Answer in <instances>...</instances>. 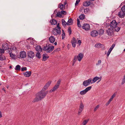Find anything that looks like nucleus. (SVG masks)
I'll use <instances>...</instances> for the list:
<instances>
[{
  "label": "nucleus",
  "instance_id": "58836bf2",
  "mask_svg": "<svg viewBox=\"0 0 125 125\" xmlns=\"http://www.w3.org/2000/svg\"><path fill=\"white\" fill-rule=\"evenodd\" d=\"M60 48H58L56 49H55L54 50L53 52H58V51H60Z\"/></svg>",
  "mask_w": 125,
  "mask_h": 125
},
{
  "label": "nucleus",
  "instance_id": "4468645a",
  "mask_svg": "<svg viewBox=\"0 0 125 125\" xmlns=\"http://www.w3.org/2000/svg\"><path fill=\"white\" fill-rule=\"evenodd\" d=\"M118 16L120 18H123L125 15V12L123 10H121L118 13Z\"/></svg>",
  "mask_w": 125,
  "mask_h": 125
},
{
  "label": "nucleus",
  "instance_id": "473e14b6",
  "mask_svg": "<svg viewBox=\"0 0 125 125\" xmlns=\"http://www.w3.org/2000/svg\"><path fill=\"white\" fill-rule=\"evenodd\" d=\"M89 120V119H88L87 120H84L83 122V125H85L86 124L88 123Z\"/></svg>",
  "mask_w": 125,
  "mask_h": 125
},
{
  "label": "nucleus",
  "instance_id": "0eeeda50",
  "mask_svg": "<svg viewBox=\"0 0 125 125\" xmlns=\"http://www.w3.org/2000/svg\"><path fill=\"white\" fill-rule=\"evenodd\" d=\"M91 79L90 78L88 80L84 81L83 83V85L85 86H87L91 83Z\"/></svg>",
  "mask_w": 125,
  "mask_h": 125
},
{
  "label": "nucleus",
  "instance_id": "7c9ffc66",
  "mask_svg": "<svg viewBox=\"0 0 125 125\" xmlns=\"http://www.w3.org/2000/svg\"><path fill=\"white\" fill-rule=\"evenodd\" d=\"M115 31H117V32H118L120 29L121 28V27H115Z\"/></svg>",
  "mask_w": 125,
  "mask_h": 125
},
{
  "label": "nucleus",
  "instance_id": "20e7f679",
  "mask_svg": "<svg viewBox=\"0 0 125 125\" xmlns=\"http://www.w3.org/2000/svg\"><path fill=\"white\" fill-rule=\"evenodd\" d=\"M61 81V80L59 79L57 81L56 84L50 91L49 92H54L57 89L60 85Z\"/></svg>",
  "mask_w": 125,
  "mask_h": 125
},
{
  "label": "nucleus",
  "instance_id": "f257e3e1",
  "mask_svg": "<svg viewBox=\"0 0 125 125\" xmlns=\"http://www.w3.org/2000/svg\"><path fill=\"white\" fill-rule=\"evenodd\" d=\"M48 92V91H47L43 92L42 91H40L36 94V97L34 99L33 102H35L41 100L44 98Z\"/></svg>",
  "mask_w": 125,
  "mask_h": 125
},
{
  "label": "nucleus",
  "instance_id": "e433bc0d",
  "mask_svg": "<svg viewBox=\"0 0 125 125\" xmlns=\"http://www.w3.org/2000/svg\"><path fill=\"white\" fill-rule=\"evenodd\" d=\"M77 42V41L75 38L73 37V40L71 41V43H76Z\"/></svg>",
  "mask_w": 125,
  "mask_h": 125
},
{
  "label": "nucleus",
  "instance_id": "dca6fc26",
  "mask_svg": "<svg viewBox=\"0 0 125 125\" xmlns=\"http://www.w3.org/2000/svg\"><path fill=\"white\" fill-rule=\"evenodd\" d=\"M31 71H27L23 73V75L26 77H29L31 75Z\"/></svg>",
  "mask_w": 125,
  "mask_h": 125
},
{
  "label": "nucleus",
  "instance_id": "864d4df0",
  "mask_svg": "<svg viewBox=\"0 0 125 125\" xmlns=\"http://www.w3.org/2000/svg\"><path fill=\"white\" fill-rule=\"evenodd\" d=\"M125 82V79L123 78L122 80L121 84L122 85L124 84Z\"/></svg>",
  "mask_w": 125,
  "mask_h": 125
},
{
  "label": "nucleus",
  "instance_id": "412c9836",
  "mask_svg": "<svg viewBox=\"0 0 125 125\" xmlns=\"http://www.w3.org/2000/svg\"><path fill=\"white\" fill-rule=\"evenodd\" d=\"M50 22L51 25H56L57 23V21L55 19H52L50 21Z\"/></svg>",
  "mask_w": 125,
  "mask_h": 125
},
{
  "label": "nucleus",
  "instance_id": "4be33fe9",
  "mask_svg": "<svg viewBox=\"0 0 125 125\" xmlns=\"http://www.w3.org/2000/svg\"><path fill=\"white\" fill-rule=\"evenodd\" d=\"M47 55L46 53L43 54L42 55V59L43 60L45 61L47 60L49 57V56L47 57L46 56Z\"/></svg>",
  "mask_w": 125,
  "mask_h": 125
},
{
  "label": "nucleus",
  "instance_id": "f3484780",
  "mask_svg": "<svg viewBox=\"0 0 125 125\" xmlns=\"http://www.w3.org/2000/svg\"><path fill=\"white\" fill-rule=\"evenodd\" d=\"M101 76H100V77L97 76H96L93 78V83H94L97 80L99 79V80L98 81V83L101 80Z\"/></svg>",
  "mask_w": 125,
  "mask_h": 125
},
{
  "label": "nucleus",
  "instance_id": "ea45409f",
  "mask_svg": "<svg viewBox=\"0 0 125 125\" xmlns=\"http://www.w3.org/2000/svg\"><path fill=\"white\" fill-rule=\"evenodd\" d=\"M10 56L12 58L14 59L15 55H14L13 53H10Z\"/></svg>",
  "mask_w": 125,
  "mask_h": 125
},
{
  "label": "nucleus",
  "instance_id": "e2e57ef3",
  "mask_svg": "<svg viewBox=\"0 0 125 125\" xmlns=\"http://www.w3.org/2000/svg\"><path fill=\"white\" fill-rule=\"evenodd\" d=\"M110 53L111 52H109L108 51V52L107 53V56L108 57L109 56V55Z\"/></svg>",
  "mask_w": 125,
  "mask_h": 125
},
{
  "label": "nucleus",
  "instance_id": "ddd939ff",
  "mask_svg": "<svg viewBox=\"0 0 125 125\" xmlns=\"http://www.w3.org/2000/svg\"><path fill=\"white\" fill-rule=\"evenodd\" d=\"M106 32L108 35L112 36L114 34V31L113 29L109 28L108 29V30H106Z\"/></svg>",
  "mask_w": 125,
  "mask_h": 125
},
{
  "label": "nucleus",
  "instance_id": "7ed1b4c3",
  "mask_svg": "<svg viewBox=\"0 0 125 125\" xmlns=\"http://www.w3.org/2000/svg\"><path fill=\"white\" fill-rule=\"evenodd\" d=\"M60 23H58L56 27L54 28L53 30V33L55 35H60L61 33V27L59 25Z\"/></svg>",
  "mask_w": 125,
  "mask_h": 125
},
{
  "label": "nucleus",
  "instance_id": "09e8293b",
  "mask_svg": "<svg viewBox=\"0 0 125 125\" xmlns=\"http://www.w3.org/2000/svg\"><path fill=\"white\" fill-rule=\"evenodd\" d=\"M89 11V9L88 8H86L85 9H84V12L85 13L88 12Z\"/></svg>",
  "mask_w": 125,
  "mask_h": 125
},
{
  "label": "nucleus",
  "instance_id": "9d476101",
  "mask_svg": "<svg viewBox=\"0 0 125 125\" xmlns=\"http://www.w3.org/2000/svg\"><path fill=\"white\" fill-rule=\"evenodd\" d=\"M83 54L81 53H80L77 56H75L74 57H76V59H78V60L79 61H80L83 58Z\"/></svg>",
  "mask_w": 125,
  "mask_h": 125
},
{
  "label": "nucleus",
  "instance_id": "2eb2a0df",
  "mask_svg": "<svg viewBox=\"0 0 125 125\" xmlns=\"http://www.w3.org/2000/svg\"><path fill=\"white\" fill-rule=\"evenodd\" d=\"M20 54V57L23 58H25L26 56V53L24 51L21 52Z\"/></svg>",
  "mask_w": 125,
  "mask_h": 125
},
{
  "label": "nucleus",
  "instance_id": "338daca9",
  "mask_svg": "<svg viewBox=\"0 0 125 125\" xmlns=\"http://www.w3.org/2000/svg\"><path fill=\"white\" fill-rule=\"evenodd\" d=\"M77 23H79L80 22V20L78 19H77Z\"/></svg>",
  "mask_w": 125,
  "mask_h": 125
},
{
  "label": "nucleus",
  "instance_id": "79ce46f5",
  "mask_svg": "<svg viewBox=\"0 0 125 125\" xmlns=\"http://www.w3.org/2000/svg\"><path fill=\"white\" fill-rule=\"evenodd\" d=\"M117 94V92H116L114 93L112 95L111 98L113 99V98L115 97L116 95V94Z\"/></svg>",
  "mask_w": 125,
  "mask_h": 125
},
{
  "label": "nucleus",
  "instance_id": "603ef678",
  "mask_svg": "<svg viewBox=\"0 0 125 125\" xmlns=\"http://www.w3.org/2000/svg\"><path fill=\"white\" fill-rule=\"evenodd\" d=\"M61 14H63L65 15L66 13L64 14V13H66V11H64L63 10H62V11H61Z\"/></svg>",
  "mask_w": 125,
  "mask_h": 125
},
{
  "label": "nucleus",
  "instance_id": "c03bdc74",
  "mask_svg": "<svg viewBox=\"0 0 125 125\" xmlns=\"http://www.w3.org/2000/svg\"><path fill=\"white\" fill-rule=\"evenodd\" d=\"M68 22L70 23H73V20L71 18L68 21Z\"/></svg>",
  "mask_w": 125,
  "mask_h": 125
},
{
  "label": "nucleus",
  "instance_id": "b1692460",
  "mask_svg": "<svg viewBox=\"0 0 125 125\" xmlns=\"http://www.w3.org/2000/svg\"><path fill=\"white\" fill-rule=\"evenodd\" d=\"M90 2L89 1H86L83 3V5L84 6L87 7L90 5Z\"/></svg>",
  "mask_w": 125,
  "mask_h": 125
},
{
  "label": "nucleus",
  "instance_id": "39448f33",
  "mask_svg": "<svg viewBox=\"0 0 125 125\" xmlns=\"http://www.w3.org/2000/svg\"><path fill=\"white\" fill-rule=\"evenodd\" d=\"M91 88V86H90L88 87L84 90L81 91L80 92V94L81 95H84L87 92L90 90Z\"/></svg>",
  "mask_w": 125,
  "mask_h": 125
},
{
  "label": "nucleus",
  "instance_id": "6e6d98bb",
  "mask_svg": "<svg viewBox=\"0 0 125 125\" xmlns=\"http://www.w3.org/2000/svg\"><path fill=\"white\" fill-rule=\"evenodd\" d=\"M101 61L100 60H99L98 61V63H96V65H98L100 64L101 62Z\"/></svg>",
  "mask_w": 125,
  "mask_h": 125
},
{
  "label": "nucleus",
  "instance_id": "3c124183",
  "mask_svg": "<svg viewBox=\"0 0 125 125\" xmlns=\"http://www.w3.org/2000/svg\"><path fill=\"white\" fill-rule=\"evenodd\" d=\"M62 39L63 40L64 39V38H65V33H63V34L62 33Z\"/></svg>",
  "mask_w": 125,
  "mask_h": 125
},
{
  "label": "nucleus",
  "instance_id": "bb28decb",
  "mask_svg": "<svg viewBox=\"0 0 125 125\" xmlns=\"http://www.w3.org/2000/svg\"><path fill=\"white\" fill-rule=\"evenodd\" d=\"M36 56L38 59H40L41 58V54L40 52H36Z\"/></svg>",
  "mask_w": 125,
  "mask_h": 125
},
{
  "label": "nucleus",
  "instance_id": "c9c22d12",
  "mask_svg": "<svg viewBox=\"0 0 125 125\" xmlns=\"http://www.w3.org/2000/svg\"><path fill=\"white\" fill-rule=\"evenodd\" d=\"M68 32H69V35L71 34L72 31L70 27L68 28Z\"/></svg>",
  "mask_w": 125,
  "mask_h": 125
},
{
  "label": "nucleus",
  "instance_id": "13d9d810",
  "mask_svg": "<svg viewBox=\"0 0 125 125\" xmlns=\"http://www.w3.org/2000/svg\"><path fill=\"white\" fill-rule=\"evenodd\" d=\"M12 50H16L17 49V48L15 47H14L12 48Z\"/></svg>",
  "mask_w": 125,
  "mask_h": 125
},
{
  "label": "nucleus",
  "instance_id": "72a5a7b5",
  "mask_svg": "<svg viewBox=\"0 0 125 125\" xmlns=\"http://www.w3.org/2000/svg\"><path fill=\"white\" fill-rule=\"evenodd\" d=\"M51 82H48L44 86L46 87L47 88H48V87L51 84Z\"/></svg>",
  "mask_w": 125,
  "mask_h": 125
},
{
  "label": "nucleus",
  "instance_id": "a19ab883",
  "mask_svg": "<svg viewBox=\"0 0 125 125\" xmlns=\"http://www.w3.org/2000/svg\"><path fill=\"white\" fill-rule=\"evenodd\" d=\"M4 52V50L2 49H0V53L1 54L3 53Z\"/></svg>",
  "mask_w": 125,
  "mask_h": 125
},
{
  "label": "nucleus",
  "instance_id": "4c0bfd02",
  "mask_svg": "<svg viewBox=\"0 0 125 125\" xmlns=\"http://www.w3.org/2000/svg\"><path fill=\"white\" fill-rule=\"evenodd\" d=\"M48 88L44 86L42 88L41 91L43 92H44Z\"/></svg>",
  "mask_w": 125,
  "mask_h": 125
},
{
  "label": "nucleus",
  "instance_id": "37998d69",
  "mask_svg": "<svg viewBox=\"0 0 125 125\" xmlns=\"http://www.w3.org/2000/svg\"><path fill=\"white\" fill-rule=\"evenodd\" d=\"M27 68L26 67H25L22 68H21V71H26L27 70Z\"/></svg>",
  "mask_w": 125,
  "mask_h": 125
},
{
  "label": "nucleus",
  "instance_id": "6e6552de",
  "mask_svg": "<svg viewBox=\"0 0 125 125\" xmlns=\"http://www.w3.org/2000/svg\"><path fill=\"white\" fill-rule=\"evenodd\" d=\"M27 55L28 58L33 59L34 56V52L32 51H28L27 53Z\"/></svg>",
  "mask_w": 125,
  "mask_h": 125
},
{
  "label": "nucleus",
  "instance_id": "f704fd0d",
  "mask_svg": "<svg viewBox=\"0 0 125 125\" xmlns=\"http://www.w3.org/2000/svg\"><path fill=\"white\" fill-rule=\"evenodd\" d=\"M61 21L62 25L64 26H66V22L65 21V20L64 19H62Z\"/></svg>",
  "mask_w": 125,
  "mask_h": 125
},
{
  "label": "nucleus",
  "instance_id": "680f3d73",
  "mask_svg": "<svg viewBox=\"0 0 125 125\" xmlns=\"http://www.w3.org/2000/svg\"><path fill=\"white\" fill-rule=\"evenodd\" d=\"M110 103L109 101L107 102L106 104V106L108 105Z\"/></svg>",
  "mask_w": 125,
  "mask_h": 125
},
{
  "label": "nucleus",
  "instance_id": "f8f14e48",
  "mask_svg": "<svg viewBox=\"0 0 125 125\" xmlns=\"http://www.w3.org/2000/svg\"><path fill=\"white\" fill-rule=\"evenodd\" d=\"M98 33L96 30L92 31L91 32V35L93 37H95L98 35Z\"/></svg>",
  "mask_w": 125,
  "mask_h": 125
},
{
  "label": "nucleus",
  "instance_id": "6ab92c4d",
  "mask_svg": "<svg viewBox=\"0 0 125 125\" xmlns=\"http://www.w3.org/2000/svg\"><path fill=\"white\" fill-rule=\"evenodd\" d=\"M2 48L5 50L7 49H9L8 44L7 43H6V44H2Z\"/></svg>",
  "mask_w": 125,
  "mask_h": 125
},
{
  "label": "nucleus",
  "instance_id": "cd10ccee",
  "mask_svg": "<svg viewBox=\"0 0 125 125\" xmlns=\"http://www.w3.org/2000/svg\"><path fill=\"white\" fill-rule=\"evenodd\" d=\"M115 46V44H113L110 47V48L109 49L108 51L111 52L112 50H113Z\"/></svg>",
  "mask_w": 125,
  "mask_h": 125
},
{
  "label": "nucleus",
  "instance_id": "0e129e2a",
  "mask_svg": "<svg viewBox=\"0 0 125 125\" xmlns=\"http://www.w3.org/2000/svg\"><path fill=\"white\" fill-rule=\"evenodd\" d=\"M70 25V23H69L68 22H66V25Z\"/></svg>",
  "mask_w": 125,
  "mask_h": 125
},
{
  "label": "nucleus",
  "instance_id": "f03ea898",
  "mask_svg": "<svg viewBox=\"0 0 125 125\" xmlns=\"http://www.w3.org/2000/svg\"><path fill=\"white\" fill-rule=\"evenodd\" d=\"M50 44H46L45 46H44L42 47L43 50L46 51L47 53H50L53 50L54 46H49Z\"/></svg>",
  "mask_w": 125,
  "mask_h": 125
},
{
  "label": "nucleus",
  "instance_id": "5fc2aeb1",
  "mask_svg": "<svg viewBox=\"0 0 125 125\" xmlns=\"http://www.w3.org/2000/svg\"><path fill=\"white\" fill-rule=\"evenodd\" d=\"M72 44V45L73 47H75L76 46L75 43H71Z\"/></svg>",
  "mask_w": 125,
  "mask_h": 125
},
{
  "label": "nucleus",
  "instance_id": "423d86ee",
  "mask_svg": "<svg viewBox=\"0 0 125 125\" xmlns=\"http://www.w3.org/2000/svg\"><path fill=\"white\" fill-rule=\"evenodd\" d=\"M117 22L115 20H113L111 22L110 24V26L111 29L115 28L117 25Z\"/></svg>",
  "mask_w": 125,
  "mask_h": 125
},
{
  "label": "nucleus",
  "instance_id": "bf43d9fd",
  "mask_svg": "<svg viewBox=\"0 0 125 125\" xmlns=\"http://www.w3.org/2000/svg\"><path fill=\"white\" fill-rule=\"evenodd\" d=\"M78 43H79V45H81V41L80 40H79L78 41Z\"/></svg>",
  "mask_w": 125,
  "mask_h": 125
},
{
  "label": "nucleus",
  "instance_id": "1a4fd4ad",
  "mask_svg": "<svg viewBox=\"0 0 125 125\" xmlns=\"http://www.w3.org/2000/svg\"><path fill=\"white\" fill-rule=\"evenodd\" d=\"M83 29L86 31H88L90 29L89 25L88 23H85L83 24V26H82Z\"/></svg>",
  "mask_w": 125,
  "mask_h": 125
},
{
  "label": "nucleus",
  "instance_id": "a211bd4d",
  "mask_svg": "<svg viewBox=\"0 0 125 125\" xmlns=\"http://www.w3.org/2000/svg\"><path fill=\"white\" fill-rule=\"evenodd\" d=\"M35 50L36 51L39 52V51L40 52H42L43 49L40 46L38 45L36 47Z\"/></svg>",
  "mask_w": 125,
  "mask_h": 125
},
{
  "label": "nucleus",
  "instance_id": "a878e982",
  "mask_svg": "<svg viewBox=\"0 0 125 125\" xmlns=\"http://www.w3.org/2000/svg\"><path fill=\"white\" fill-rule=\"evenodd\" d=\"M85 17L84 14H82L79 16V18L80 20H83L85 19Z\"/></svg>",
  "mask_w": 125,
  "mask_h": 125
},
{
  "label": "nucleus",
  "instance_id": "9b49d317",
  "mask_svg": "<svg viewBox=\"0 0 125 125\" xmlns=\"http://www.w3.org/2000/svg\"><path fill=\"white\" fill-rule=\"evenodd\" d=\"M84 108V105L82 103H81L79 107V109L78 112V114L80 115L82 111L83 110Z\"/></svg>",
  "mask_w": 125,
  "mask_h": 125
},
{
  "label": "nucleus",
  "instance_id": "c85d7f7f",
  "mask_svg": "<svg viewBox=\"0 0 125 125\" xmlns=\"http://www.w3.org/2000/svg\"><path fill=\"white\" fill-rule=\"evenodd\" d=\"M95 47L97 48H100L102 47V44L100 43H97L95 45Z\"/></svg>",
  "mask_w": 125,
  "mask_h": 125
},
{
  "label": "nucleus",
  "instance_id": "8fccbe9b",
  "mask_svg": "<svg viewBox=\"0 0 125 125\" xmlns=\"http://www.w3.org/2000/svg\"><path fill=\"white\" fill-rule=\"evenodd\" d=\"M80 0H77L75 3V5L76 6L78 5L79 2L80 1Z\"/></svg>",
  "mask_w": 125,
  "mask_h": 125
},
{
  "label": "nucleus",
  "instance_id": "69168bd1",
  "mask_svg": "<svg viewBox=\"0 0 125 125\" xmlns=\"http://www.w3.org/2000/svg\"><path fill=\"white\" fill-rule=\"evenodd\" d=\"M106 24L107 25L106 27H109V26H110V24H109V23L106 24Z\"/></svg>",
  "mask_w": 125,
  "mask_h": 125
},
{
  "label": "nucleus",
  "instance_id": "2f4dec72",
  "mask_svg": "<svg viewBox=\"0 0 125 125\" xmlns=\"http://www.w3.org/2000/svg\"><path fill=\"white\" fill-rule=\"evenodd\" d=\"M6 58L5 57V56H4V58H3L2 57V55H0V60L3 61Z\"/></svg>",
  "mask_w": 125,
  "mask_h": 125
},
{
  "label": "nucleus",
  "instance_id": "4d7b16f0",
  "mask_svg": "<svg viewBox=\"0 0 125 125\" xmlns=\"http://www.w3.org/2000/svg\"><path fill=\"white\" fill-rule=\"evenodd\" d=\"M77 25L79 27H81V25L80 24V22L77 23Z\"/></svg>",
  "mask_w": 125,
  "mask_h": 125
},
{
  "label": "nucleus",
  "instance_id": "aec40b11",
  "mask_svg": "<svg viewBox=\"0 0 125 125\" xmlns=\"http://www.w3.org/2000/svg\"><path fill=\"white\" fill-rule=\"evenodd\" d=\"M49 40L51 43H53L55 41V39L53 36H51L49 38Z\"/></svg>",
  "mask_w": 125,
  "mask_h": 125
},
{
  "label": "nucleus",
  "instance_id": "393cba45",
  "mask_svg": "<svg viewBox=\"0 0 125 125\" xmlns=\"http://www.w3.org/2000/svg\"><path fill=\"white\" fill-rule=\"evenodd\" d=\"M21 66L19 65H17L15 68V69L16 70L19 71L21 70Z\"/></svg>",
  "mask_w": 125,
  "mask_h": 125
},
{
  "label": "nucleus",
  "instance_id": "774afa93",
  "mask_svg": "<svg viewBox=\"0 0 125 125\" xmlns=\"http://www.w3.org/2000/svg\"><path fill=\"white\" fill-rule=\"evenodd\" d=\"M112 100H113V99H112L111 98H110L109 99V100L108 101L110 103L111 101Z\"/></svg>",
  "mask_w": 125,
  "mask_h": 125
},
{
  "label": "nucleus",
  "instance_id": "a18cd8bd",
  "mask_svg": "<svg viewBox=\"0 0 125 125\" xmlns=\"http://www.w3.org/2000/svg\"><path fill=\"white\" fill-rule=\"evenodd\" d=\"M99 106H100L99 105H97L96 106V107L94 108V111H96L98 109V108L99 107Z\"/></svg>",
  "mask_w": 125,
  "mask_h": 125
},
{
  "label": "nucleus",
  "instance_id": "5701e85b",
  "mask_svg": "<svg viewBox=\"0 0 125 125\" xmlns=\"http://www.w3.org/2000/svg\"><path fill=\"white\" fill-rule=\"evenodd\" d=\"M58 7L61 10H64L65 9V7H64L63 6V4L61 3L59 4Z\"/></svg>",
  "mask_w": 125,
  "mask_h": 125
},
{
  "label": "nucleus",
  "instance_id": "49530a36",
  "mask_svg": "<svg viewBox=\"0 0 125 125\" xmlns=\"http://www.w3.org/2000/svg\"><path fill=\"white\" fill-rule=\"evenodd\" d=\"M121 10H123L124 11H125V5L122 6L121 9Z\"/></svg>",
  "mask_w": 125,
  "mask_h": 125
},
{
  "label": "nucleus",
  "instance_id": "c756f323",
  "mask_svg": "<svg viewBox=\"0 0 125 125\" xmlns=\"http://www.w3.org/2000/svg\"><path fill=\"white\" fill-rule=\"evenodd\" d=\"M62 14L60 11H58L56 14V17H58L61 18L62 17Z\"/></svg>",
  "mask_w": 125,
  "mask_h": 125
},
{
  "label": "nucleus",
  "instance_id": "052dcab7",
  "mask_svg": "<svg viewBox=\"0 0 125 125\" xmlns=\"http://www.w3.org/2000/svg\"><path fill=\"white\" fill-rule=\"evenodd\" d=\"M66 4L67 2L66 1H65L64 2V4H63V6H64V7H65V5H66Z\"/></svg>",
  "mask_w": 125,
  "mask_h": 125
},
{
  "label": "nucleus",
  "instance_id": "de8ad7c7",
  "mask_svg": "<svg viewBox=\"0 0 125 125\" xmlns=\"http://www.w3.org/2000/svg\"><path fill=\"white\" fill-rule=\"evenodd\" d=\"M77 60V59H76V57L74 56V58L73 60V63H75L76 62Z\"/></svg>",
  "mask_w": 125,
  "mask_h": 125
}]
</instances>
